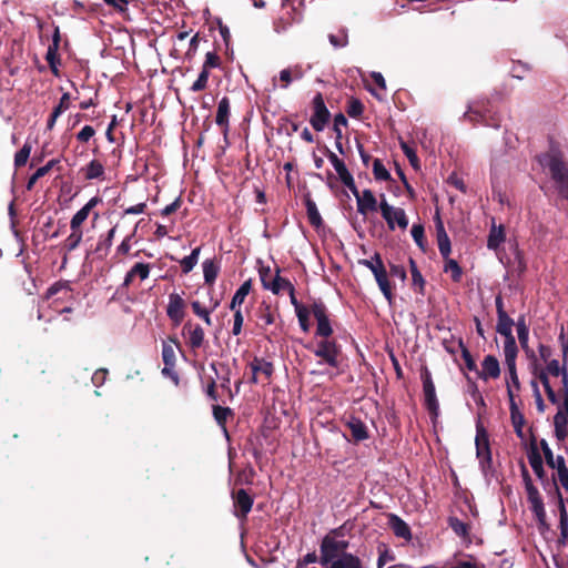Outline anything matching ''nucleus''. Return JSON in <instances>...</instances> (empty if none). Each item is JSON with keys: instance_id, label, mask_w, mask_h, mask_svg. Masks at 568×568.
Here are the masks:
<instances>
[{"instance_id": "obj_1", "label": "nucleus", "mask_w": 568, "mask_h": 568, "mask_svg": "<svg viewBox=\"0 0 568 568\" xmlns=\"http://www.w3.org/2000/svg\"><path fill=\"white\" fill-rule=\"evenodd\" d=\"M349 546L338 530L326 535L320 546V564L324 568H364L363 560L347 552Z\"/></svg>"}, {"instance_id": "obj_2", "label": "nucleus", "mask_w": 568, "mask_h": 568, "mask_svg": "<svg viewBox=\"0 0 568 568\" xmlns=\"http://www.w3.org/2000/svg\"><path fill=\"white\" fill-rule=\"evenodd\" d=\"M539 163L548 169L551 179L555 181L558 193L568 199V166L559 152L550 151L538 158Z\"/></svg>"}, {"instance_id": "obj_3", "label": "nucleus", "mask_w": 568, "mask_h": 568, "mask_svg": "<svg viewBox=\"0 0 568 568\" xmlns=\"http://www.w3.org/2000/svg\"><path fill=\"white\" fill-rule=\"evenodd\" d=\"M476 455L483 474L487 477L491 468V453L489 448V439L486 429L478 424L476 427Z\"/></svg>"}, {"instance_id": "obj_4", "label": "nucleus", "mask_w": 568, "mask_h": 568, "mask_svg": "<svg viewBox=\"0 0 568 568\" xmlns=\"http://www.w3.org/2000/svg\"><path fill=\"white\" fill-rule=\"evenodd\" d=\"M379 210L389 230H395L396 226L405 230L408 226V219L405 211L402 207L388 204L384 194L381 195Z\"/></svg>"}, {"instance_id": "obj_5", "label": "nucleus", "mask_w": 568, "mask_h": 568, "mask_svg": "<svg viewBox=\"0 0 568 568\" xmlns=\"http://www.w3.org/2000/svg\"><path fill=\"white\" fill-rule=\"evenodd\" d=\"M514 321L508 314L497 318L496 331L505 337L504 354L518 353L516 339L513 335Z\"/></svg>"}, {"instance_id": "obj_6", "label": "nucleus", "mask_w": 568, "mask_h": 568, "mask_svg": "<svg viewBox=\"0 0 568 568\" xmlns=\"http://www.w3.org/2000/svg\"><path fill=\"white\" fill-rule=\"evenodd\" d=\"M314 355L331 367H338L339 347L335 341H321L314 348Z\"/></svg>"}, {"instance_id": "obj_7", "label": "nucleus", "mask_w": 568, "mask_h": 568, "mask_svg": "<svg viewBox=\"0 0 568 568\" xmlns=\"http://www.w3.org/2000/svg\"><path fill=\"white\" fill-rule=\"evenodd\" d=\"M261 281L263 287L273 292L274 294H281L284 292H292L293 285L286 278L280 276L278 272L276 274H272L268 272L261 273Z\"/></svg>"}, {"instance_id": "obj_8", "label": "nucleus", "mask_w": 568, "mask_h": 568, "mask_svg": "<svg viewBox=\"0 0 568 568\" xmlns=\"http://www.w3.org/2000/svg\"><path fill=\"white\" fill-rule=\"evenodd\" d=\"M314 113L311 118V124L317 132L324 130L328 119L329 112L325 105L324 99L321 93H317L313 99Z\"/></svg>"}, {"instance_id": "obj_9", "label": "nucleus", "mask_w": 568, "mask_h": 568, "mask_svg": "<svg viewBox=\"0 0 568 568\" xmlns=\"http://www.w3.org/2000/svg\"><path fill=\"white\" fill-rule=\"evenodd\" d=\"M422 381H423V392H424L425 405L429 412H432L434 415H437L439 404H438V400L436 397L435 385L432 379L430 372L427 368H425L422 372Z\"/></svg>"}, {"instance_id": "obj_10", "label": "nucleus", "mask_w": 568, "mask_h": 568, "mask_svg": "<svg viewBox=\"0 0 568 568\" xmlns=\"http://www.w3.org/2000/svg\"><path fill=\"white\" fill-rule=\"evenodd\" d=\"M554 433L559 442L568 438V400H562L554 416Z\"/></svg>"}, {"instance_id": "obj_11", "label": "nucleus", "mask_w": 568, "mask_h": 568, "mask_svg": "<svg viewBox=\"0 0 568 568\" xmlns=\"http://www.w3.org/2000/svg\"><path fill=\"white\" fill-rule=\"evenodd\" d=\"M184 310L185 302L183 297L178 293H171L169 295L166 314L175 325H180L182 323L184 318Z\"/></svg>"}, {"instance_id": "obj_12", "label": "nucleus", "mask_w": 568, "mask_h": 568, "mask_svg": "<svg viewBox=\"0 0 568 568\" xmlns=\"http://www.w3.org/2000/svg\"><path fill=\"white\" fill-rule=\"evenodd\" d=\"M312 314L317 322L316 334L323 337H328L333 333V329L326 315L325 306L321 303H314L312 306Z\"/></svg>"}, {"instance_id": "obj_13", "label": "nucleus", "mask_w": 568, "mask_h": 568, "mask_svg": "<svg viewBox=\"0 0 568 568\" xmlns=\"http://www.w3.org/2000/svg\"><path fill=\"white\" fill-rule=\"evenodd\" d=\"M234 515L239 518H246L253 506L252 497L244 490L240 489L233 495Z\"/></svg>"}, {"instance_id": "obj_14", "label": "nucleus", "mask_w": 568, "mask_h": 568, "mask_svg": "<svg viewBox=\"0 0 568 568\" xmlns=\"http://www.w3.org/2000/svg\"><path fill=\"white\" fill-rule=\"evenodd\" d=\"M101 202L99 196L91 197L87 204L81 207L71 219L70 229L71 230H81V225L88 219L91 210L95 207Z\"/></svg>"}, {"instance_id": "obj_15", "label": "nucleus", "mask_w": 568, "mask_h": 568, "mask_svg": "<svg viewBox=\"0 0 568 568\" xmlns=\"http://www.w3.org/2000/svg\"><path fill=\"white\" fill-rule=\"evenodd\" d=\"M183 334L187 337V344L191 348H200L204 342V329L200 325L186 323L183 327Z\"/></svg>"}, {"instance_id": "obj_16", "label": "nucleus", "mask_w": 568, "mask_h": 568, "mask_svg": "<svg viewBox=\"0 0 568 568\" xmlns=\"http://www.w3.org/2000/svg\"><path fill=\"white\" fill-rule=\"evenodd\" d=\"M517 354L518 353L504 354L505 364L508 368V377L506 381L507 388L511 386V390H514V393L520 389V382L516 368Z\"/></svg>"}, {"instance_id": "obj_17", "label": "nucleus", "mask_w": 568, "mask_h": 568, "mask_svg": "<svg viewBox=\"0 0 568 568\" xmlns=\"http://www.w3.org/2000/svg\"><path fill=\"white\" fill-rule=\"evenodd\" d=\"M357 212L366 215L369 212L377 210V200L373 192L368 189L362 191L361 196H357Z\"/></svg>"}, {"instance_id": "obj_18", "label": "nucleus", "mask_w": 568, "mask_h": 568, "mask_svg": "<svg viewBox=\"0 0 568 568\" xmlns=\"http://www.w3.org/2000/svg\"><path fill=\"white\" fill-rule=\"evenodd\" d=\"M516 326H517L518 341H519L521 348L524 349L527 357L535 358V356H536L535 352L528 345L529 328L526 324L525 316H520L518 318Z\"/></svg>"}, {"instance_id": "obj_19", "label": "nucleus", "mask_w": 568, "mask_h": 568, "mask_svg": "<svg viewBox=\"0 0 568 568\" xmlns=\"http://www.w3.org/2000/svg\"><path fill=\"white\" fill-rule=\"evenodd\" d=\"M251 369L253 374V383H257L261 375L267 379L273 374V365L270 362L260 358H254V361L251 363Z\"/></svg>"}, {"instance_id": "obj_20", "label": "nucleus", "mask_w": 568, "mask_h": 568, "mask_svg": "<svg viewBox=\"0 0 568 568\" xmlns=\"http://www.w3.org/2000/svg\"><path fill=\"white\" fill-rule=\"evenodd\" d=\"M500 375L498 359L493 355H487L481 364L480 377L484 379L497 378Z\"/></svg>"}, {"instance_id": "obj_21", "label": "nucleus", "mask_w": 568, "mask_h": 568, "mask_svg": "<svg viewBox=\"0 0 568 568\" xmlns=\"http://www.w3.org/2000/svg\"><path fill=\"white\" fill-rule=\"evenodd\" d=\"M528 460L529 464L535 473V475L542 479L545 476L544 465H542V458L538 450V447L535 443H531L529 452H528Z\"/></svg>"}, {"instance_id": "obj_22", "label": "nucleus", "mask_w": 568, "mask_h": 568, "mask_svg": "<svg viewBox=\"0 0 568 568\" xmlns=\"http://www.w3.org/2000/svg\"><path fill=\"white\" fill-rule=\"evenodd\" d=\"M347 427L353 438L357 442L364 440L368 437L366 426L359 418L351 417L347 422Z\"/></svg>"}, {"instance_id": "obj_23", "label": "nucleus", "mask_w": 568, "mask_h": 568, "mask_svg": "<svg viewBox=\"0 0 568 568\" xmlns=\"http://www.w3.org/2000/svg\"><path fill=\"white\" fill-rule=\"evenodd\" d=\"M328 160L331 162V164L333 165L334 170L336 171L337 175H338V179L341 180V182H344L345 180L348 182H351V176L352 174L349 173V171L347 170L345 163L343 162V160H341L335 153L331 152L328 154Z\"/></svg>"}, {"instance_id": "obj_24", "label": "nucleus", "mask_w": 568, "mask_h": 568, "mask_svg": "<svg viewBox=\"0 0 568 568\" xmlns=\"http://www.w3.org/2000/svg\"><path fill=\"white\" fill-rule=\"evenodd\" d=\"M251 281H245L235 292L232 297L230 308L231 310H240V305H242L246 298V296L251 292Z\"/></svg>"}, {"instance_id": "obj_25", "label": "nucleus", "mask_w": 568, "mask_h": 568, "mask_svg": "<svg viewBox=\"0 0 568 568\" xmlns=\"http://www.w3.org/2000/svg\"><path fill=\"white\" fill-rule=\"evenodd\" d=\"M390 527L397 537L409 540L412 538L410 528L408 525L397 516L390 517Z\"/></svg>"}, {"instance_id": "obj_26", "label": "nucleus", "mask_w": 568, "mask_h": 568, "mask_svg": "<svg viewBox=\"0 0 568 568\" xmlns=\"http://www.w3.org/2000/svg\"><path fill=\"white\" fill-rule=\"evenodd\" d=\"M504 241H505L504 226L503 225L497 226V225L493 224L489 235H488V241H487L488 248L496 250L499 247V245Z\"/></svg>"}, {"instance_id": "obj_27", "label": "nucleus", "mask_w": 568, "mask_h": 568, "mask_svg": "<svg viewBox=\"0 0 568 568\" xmlns=\"http://www.w3.org/2000/svg\"><path fill=\"white\" fill-rule=\"evenodd\" d=\"M230 115V102L227 98H222L217 104L216 119L217 125L227 128Z\"/></svg>"}, {"instance_id": "obj_28", "label": "nucleus", "mask_w": 568, "mask_h": 568, "mask_svg": "<svg viewBox=\"0 0 568 568\" xmlns=\"http://www.w3.org/2000/svg\"><path fill=\"white\" fill-rule=\"evenodd\" d=\"M437 241L440 254L444 257H448L450 254V241L440 221L437 224Z\"/></svg>"}, {"instance_id": "obj_29", "label": "nucleus", "mask_w": 568, "mask_h": 568, "mask_svg": "<svg viewBox=\"0 0 568 568\" xmlns=\"http://www.w3.org/2000/svg\"><path fill=\"white\" fill-rule=\"evenodd\" d=\"M527 498H528V501L530 503V508H531L532 513L535 514L537 519L542 523L546 517V511H545V507H544V503L540 497V494L537 493Z\"/></svg>"}, {"instance_id": "obj_30", "label": "nucleus", "mask_w": 568, "mask_h": 568, "mask_svg": "<svg viewBox=\"0 0 568 568\" xmlns=\"http://www.w3.org/2000/svg\"><path fill=\"white\" fill-rule=\"evenodd\" d=\"M487 110L479 102H474L468 106L465 118L471 122H480L485 119Z\"/></svg>"}, {"instance_id": "obj_31", "label": "nucleus", "mask_w": 568, "mask_h": 568, "mask_svg": "<svg viewBox=\"0 0 568 568\" xmlns=\"http://www.w3.org/2000/svg\"><path fill=\"white\" fill-rule=\"evenodd\" d=\"M219 306V301H215L212 305V308L211 310H207V308H204L202 307L201 303L199 301H194L192 302V308H193V312L199 316L201 317L205 324L207 325H212V320H211V312L213 310H215L216 307Z\"/></svg>"}, {"instance_id": "obj_32", "label": "nucleus", "mask_w": 568, "mask_h": 568, "mask_svg": "<svg viewBox=\"0 0 568 568\" xmlns=\"http://www.w3.org/2000/svg\"><path fill=\"white\" fill-rule=\"evenodd\" d=\"M219 274V266L212 260L203 262V276L207 284H213Z\"/></svg>"}, {"instance_id": "obj_33", "label": "nucleus", "mask_w": 568, "mask_h": 568, "mask_svg": "<svg viewBox=\"0 0 568 568\" xmlns=\"http://www.w3.org/2000/svg\"><path fill=\"white\" fill-rule=\"evenodd\" d=\"M85 178L88 180H94L100 179L104 174V166L102 163H100L97 160H92L87 166H85Z\"/></svg>"}, {"instance_id": "obj_34", "label": "nucleus", "mask_w": 568, "mask_h": 568, "mask_svg": "<svg viewBox=\"0 0 568 568\" xmlns=\"http://www.w3.org/2000/svg\"><path fill=\"white\" fill-rule=\"evenodd\" d=\"M539 379L545 388V392L547 394V397L549 399L550 403L559 406L561 403L559 402L558 399V396L556 394V392L554 390V388L551 387L550 385V381H549V377H547V374L546 373H540L539 374Z\"/></svg>"}, {"instance_id": "obj_35", "label": "nucleus", "mask_w": 568, "mask_h": 568, "mask_svg": "<svg viewBox=\"0 0 568 568\" xmlns=\"http://www.w3.org/2000/svg\"><path fill=\"white\" fill-rule=\"evenodd\" d=\"M82 236H83L82 230H71L70 235L65 240V244H64L65 250L68 252L75 250L79 246L80 242L82 241Z\"/></svg>"}, {"instance_id": "obj_36", "label": "nucleus", "mask_w": 568, "mask_h": 568, "mask_svg": "<svg viewBox=\"0 0 568 568\" xmlns=\"http://www.w3.org/2000/svg\"><path fill=\"white\" fill-rule=\"evenodd\" d=\"M328 40L334 48H344L348 43L347 31L342 29L336 34H329Z\"/></svg>"}, {"instance_id": "obj_37", "label": "nucleus", "mask_w": 568, "mask_h": 568, "mask_svg": "<svg viewBox=\"0 0 568 568\" xmlns=\"http://www.w3.org/2000/svg\"><path fill=\"white\" fill-rule=\"evenodd\" d=\"M162 358L166 366L175 365V351L171 343H163L162 346Z\"/></svg>"}, {"instance_id": "obj_38", "label": "nucleus", "mask_w": 568, "mask_h": 568, "mask_svg": "<svg viewBox=\"0 0 568 568\" xmlns=\"http://www.w3.org/2000/svg\"><path fill=\"white\" fill-rule=\"evenodd\" d=\"M358 263L371 270L374 275L384 267L379 254H375L369 260H359Z\"/></svg>"}, {"instance_id": "obj_39", "label": "nucleus", "mask_w": 568, "mask_h": 568, "mask_svg": "<svg viewBox=\"0 0 568 568\" xmlns=\"http://www.w3.org/2000/svg\"><path fill=\"white\" fill-rule=\"evenodd\" d=\"M373 173L376 180L387 181L390 178L389 172L379 159H375L373 163Z\"/></svg>"}, {"instance_id": "obj_40", "label": "nucleus", "mask_w": 568, "mask_h": 568, "mask_svg": "<svg viewBox=\"0 0 568 568\" xmlns=\"http://www.w3.org/2000/svg\"><path fill=\"white\" fill-rule=\"evenodd\" d=\"M400 148L404 152V154L407 156L410 165L415 169V170H418L419 169V160H418V156L415 152V150L409 146L406 142L404 141H400Z\"/></svg>"}, {"instance_id": "obj_41", "label": "nucleus", "mask_w": 568, "mask_h": 568, "mask_svg": "<svg viewBox=\"0 0 568 568\" xmlns=\"http://www.w3.org/2000/svg\"><path fill=\"white\" fill-rule=\"evenodd\" d=\"M131 275L134 277H139L141 281H144L149 277L150 274V265L146 263H136L133 265V267L130 270Z\"/></svg>"}, {"instance_id": "obj_42", "label": "nucleus", "mask_w": 568, "mask_h": 568, "mask_svg": "<svg viewBox=\"0 0 568 568\" xmlns=\"http://www.w3.org/2000/svg\"><path fill=\"white\" fill-rule=\"evenodd\" d=\"M30 153H31V145L27 142L24 143V145L21 148V150L19 152L16 153V156H14V165L16 166H22L27 163L29 156H30Z\"/></svg>"}, {"instance_id": "obj_43", "label": "nucleus", "mask_w": 568, "mask_h": 568, "mask_svg": "<svg viewBox=\"0 0 568 568\" xmlns=\"http://www.w3.org/2000/svg\"><path fill=\"white\" fill-rule=\"evenodd\" d=\"M565 371H567L566 367L560 366V364L557 359H551V361L547 362L546 369L542 371L541 373H546L547 376L551 375L555 377H559Z\"/></svg>"}, {"instance_id": "obj_44", "label": "nucleus", "mask_w": 568, "mask_h": 568, "mask_svg": "<svg viewBox=\"0 0 568 568\" xmlns=\"http://www.w3.org/2000/svg\"><path fill=\"white\" fill-rule=\"evenodd\" d=\"M510 417H511V423H513L516 435L518 437L523 438L524 437L523 428H524V424H525L524 415L521 414V412H518V413L510 414Z\"/></svg>"}, {"instance_id": "obj_45", "label": "nucleus", "mask_w": 568, "mask_h": 568, "mask_svg": "<svg viewBox=\"0 0 568 568\" xmlns=\"http://www.w3.org/2000/svg\"><path fill=\"white\" fill-rule=\"evenodd\" d=\"M449 527L454 530V532L460 537L468 536V526L459 520L458 518L449 519Z\"/></svg>"}, {"instance_id": "obj_46", "label": "nucleus", "mask_w": 568, "mask_h": 568, "mask_svg": "<svg viewBox=\"0 0 568 568\" xmlns=\"http://www.w3.org/2000/svg\"><path fill=\"white\" fill-rule=\"evenodd\" d=\"M207 80H209V71L205 68H203V70L199 74L196 81L192 84L191 90L193 92L204 90L206 88Z\"/></svg>"}, {"instance_id": "obj_47", "label": "nucleus", "mask_w": 568, "mask_h": 568, "mask_svg": "<svg viewBox=\"0 0 568 568\" xmlns=\"http://www.w3.org/2000/svg\"><path fill=\"white\" fill-rule=\"evenodd\" d=\"M415 243L422 248H425L424 242V226L422 224H414L410 230Z\"/></svg>"}, {"instance_id": "obj_48", "label": "nucleus", "mask_w": 568, "mask_h": 568, "mask_svg": "<svg viewBox=\"0 0 568 568\" xmlns=\"http://www.w3.org/2000/svg\"><path fill=\"white\" fill-rule=\"evenodd\" d=\"M213 414L216 422L220 425H224L226 418L231 415V409L227 407L214 406Z\"/></svg>"}, {"instance_id": "obj_49", "label": "nucleus", "mask_w": 568, "mask_h": 568, "mask_svg": "<svg viewBox=\"0 0 568 568\" xmlns=\"http://www.w3.org/2000/svg\"><path fill=\"white\" fill-rule=\"evenodd\" d=\"M445 271L450 272L453 280L456 282L462 277V268L455 260H448L446 262Z\"/></svg>"}, {"instance_id": "obj_50", "label": "nucleus", "mask_w": 568, "mask_h": 568, "mask_svg": "<svg viewBox=\"0 0 568 568\" xmlns=\"http://www.w3.org/2000/svg\"><path fill=\"white\" fill-rule=\"evenodd\" d=\"M296 316L298 318V323H300V326L302 328L303 332H308L310 329V323H308V316H310V311L304 307V308H298L297 312H296Z\"/></svg>"}, {"instance_id": "obj_51", "label": "nucleus", "mask_w": 568, "mask_h": 568, "mask_svg": "<svg viewBox=\"0 0 568 568\" xmlns=\"http://www.w3.org/2000/svg\"><path fill=\"white\" fill-rule=\"evenodd\" d=\"M307 215H308L310 222L313 225H320L321 224L322 219H321V215H320V213H318V211L316 209L315 203L307 202Z\"/></svg>"}, {"instance_id": "obj_52", "label": "nucleus", "mask_w": 568, "mask_h": 568, "mask_svg": "<svg viewBox=\"0 0 568 568\" xmlns=\"http://www.w3.org/2000/svg\"><path fill=\"white\" fill-rule=\"evenodd\" d=\"M108 6L112 7L114 10H116L119 13H121L123 17L128 16V4L129 0H109L106 2Z\"/></svg>"}, {"instance_id": "obj_53", "label": "nucleus", "mask_w": 568, "mask_h": 568, "mask_svg": "<svg viewBox=\"0 0 568 568\" xmlns=\"http://www.w3.org/2000/svg\"><path fill=\"white\" fill-rule=\"evenodd\" d=\"M347 113L352 118L359 116L363 113V104L358 100H351L348 103Z\"/></svg>"}, {"instance_id": "obj_54", "label": "nucleus", "mask_w": 568, "mask_h": 568, "mask_svg": "<svg viewBox=\"0 0 568 568\" xmlns=\"http://www.w3.org/2000/svg\"><path fill=\"white\" fill-rule=\"evenodd\" d=\"M232 311L234 312V322H233L232 333L234 335H239L242 331L244 318H243L241 310H232Z\"/></svg>"}, {"instance_id": "obj_55", "label": "nucleus", "mask_w": 568, "mask_h": 568, "mask_svg": "<svg viewBox=\"0 0 568 568\" xmlns=\"http://www.w3.org/2000/svg\"><path fill=\"white\" fill-rule=\"evenodd\" d=\"M554 479L558 480L560 485L568 491V468L565 467L556 471Z\"/></svg>"}, {"instance_id": "obj_56", "label": "nucleus", "mask_w": 568, "mask_h": 568, "mask_svg": "<svg viewBox=\"0 0 568 568\" xmlns=\"http://www.w3.org/2000/svg\"><path fill=\"white\" fill-rule=\"evenodd\" d=\"M94 133L95 131L92 126L84 125L78 133L77 138L81 142H88L94 135Z\"/></svg>"}, {"instance_id": "obj_57", "label": "nucleus", "mask_w": 568, "mask_h": 568, "mask_svg": "<svg viewBox=\"0 0 568 568\" xmlns=\"http://www.w3.org/2000/svg\"><path fill=\"white\" fill-rule=\"evenodd\" d=\"M70 106V94L63 93L59 104L54 108L53 112H58L59 115H61L65 110H68Z\"/></svg>"}, {"instance_id": "obj_58", "label": "nucleus", "mask_w": 568, "mask_h": 568, "mask_svg": "<svg viewBox=\"0 0 568 568\" xmlns=\"http://www.w3.org/2000/svg\"><path fill=\"white\" fill-rule=\"evenodd\" d=\"M531 386L534 388V394H535V398H536L537 409H538L539 413H544L546 406H545L544 399H542V397L540 395L538 385H537L536 382H531Z\"/></svg>"}, {"instance_id": "obj_59", "label": "nucleus", "mask_w": 568, "mask_h": 568, "mask_svg": "<svg viewBox=\"0 0 568 568\" xmlns=\"http://www.w3.org/2000/svg\"><path fill=\"white\" fill-rule=\"evenodd\" d=\"M280 80L283 82L282 88L286 89L293 80V70L291 68L283 69L280 72Z\"/></svg>"}, {"instance_id": "obj_60", "label": "nucleus", "mask_w": 568, "mask_h": 568, "mask_svg": "<svg viewBox=\"0 0 568 568\" xmlns=\"http://www.w3.org/2000/svg\"><path fill=\"white\" fill-rule=\"evenodd\" d=\"M378 284V287L379 290L382 291L383 295L385 296V298L392 303V297H393V294H392V288H390V284L388 282V278L384 280V281H379Z\"/></svg>"}, {"instance_id": "obj_61", "label": "nucleus", "mask_w": 568, "mask_h": 568, "mask_svg": "<svg viewBox=\"0 0 568 568\" xmlns=\"http://www.w3.org/2000/svg\"><path fill=\"white\" fill-rule=\"evenodd\" d=\"M180 264H181L182 271L184 273H189L194 268V266L197 264V262L194 261V257H191L187 255L181 260Z\"/></svg>"}, {"instance_id": "obj_62", "label": "nucleus", "mask_w": 568, "mask_h": 568, "mask_svg": "<svg viewBox=\"0 0 568 568\" xmlns=\"http://www.w3.org/2000/svg\"><path fill=\"white\" fill-rule=\"evenodd\" d=\"M45 175V169H38L31 176L30 179L28 180V183H27V190H32V187L34 186V184L37 183V181L44 176Z\"/></svg>"}, {"instance_id": "obj_63", "label": "nucleus", "mask_w": 568, "mask_h": 568, "mask_svg": "<svg viewBox=\"0 0 568 568\" xmlns=\"http://www.w3.org/2000/svg\"><path fill=\"white\" fill-rule=\"evenodd\" d=\"M219 65V58L213 52H207L205 55V62L203 68L207 70V68H215Z\"/></svg>"}, {"instance_id": "obj_64", "label": "nucleus", "mask_w": 568, "mask_h": 568, "mask_svg": "<svg viewBox=\"0 0 568 568\" xmlns=\"http://www.w3.org/2000/svg\"><path fill=\"white\" fill-rule=\"evenodd\" d=\"M561 392H562V396H564V399L562 400H568V373L567 371H565L561 375Z\"/></svg>"}]
</instances>
